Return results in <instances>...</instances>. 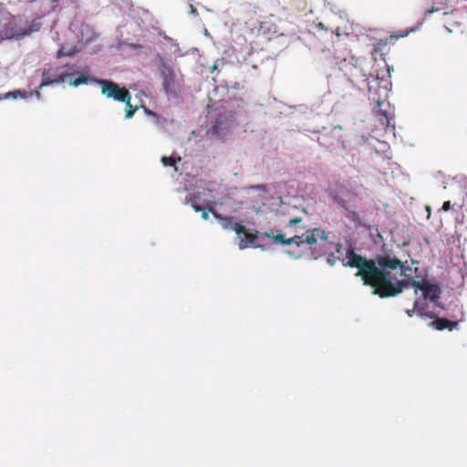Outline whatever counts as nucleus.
I'll return each instance as SVG.
<instances>
[{"label":"nucleus","instance_id":"1","mask_svg":"<svg viewBox=\"0 0 467 467\" xmlns=\"http://www.w3.org/2000/svg\"><path fill=\"white\" fill-rule=\"evenodd\" d=\"M342 264L345 267L357 268L358 271L355 275L361 277L363 285L371 286L372 294L379 297L387 289L394 272L404 275L407 271H411L410 266L405 265L396 256L378 254L375 259H368L356 254L351 245L347 248Z\"/></svg>","mask_w":467,"mask_h":467},{"label":"nucleus","instance_id":"2","mask_svg":"<svg viewBox=\"0 0 467 467\" xmlns=\"http://www.w3.org/2000/svg\"><path fill=\"white\" fill-rule=\"evenodd\" d=\"M399 275V273L394 272L390 283L388 285L385 292L380 295V298H389L400 295L405 288L413 287L414 295L418 296L421 292L422 299L437 304L441 298V287L439 282L435 279H429L427 276L417 275L419 278L414 279L410 275Z\"/></svg>","mask_w":467,"mask_h":467},{"label":"nucleus","instance_id":"3","mask_svg":"<svg viewBox=\"0 0 467 467\" xmlns=\"http://www.w3.org/2000/svg\"><path fill=\"white\" fill-rule=\"evenodd\" d=\"M0 16L5 21L0 28V42L2 40H20L38 32L42 27L41 17L28 19L25 15H12L5 11L0 3Z\"/></svg>","mask_w":467,"mask_h":467},{"label":"nucleus","instance_id":"4","mask_svg":"<svg viewBox=\"0 0 467 467\" xmlns=\"http://www.w3.org/2000/svg\"><path fill=\"white\" fill-rule=\"evenodd\" d=\"M155 64L160 72L161 90L165 97L168 100L179 99L184 87V79L181 70L175 69L171 63L160 53H157L155 57Z\"/></svg>","mask_w":467,"mask_h":467},{"label":"nucleus","instance_id":"5","mask_svg":"<svg viewBox=\"0 0 467 467\" xmlns=\"http://www.w3.org/2000/svg\"><path fill=\"white\" fill-rule=\"evenodd\" d=\"M391 81L385 80L384 85L379 86V98L375 99L376 110L379 115H381L385 119L388 126L391 125L390 122L393 119V114L388 111V109H385L384 106L386 104L385 99L388 98V95L391 89Z\"/></svg>","mask_w":467,"mask_h":467},{"label":"nucleus","instance_id":"6","mask_svg":"<svg viewBox=\"0 0 467 467\" xmlns=\"http://www.w3.org/2000/svg\"><path fill=\"white\" fill-rule=\"evenodd\" d=\"M130 100L131 98L130 93L125 88H121L119 87V102L125 103V119L132 118L135 111L140 108H141L145 115L150 117L151 119L158 114L157 112L150 109L149 108L143 105L133 107L130 104Z\"/></svg>","mask_w":467,"mask_h":467},{"label":"nucleus","instance_id":"7","mask_svg":"<svg viewBox=\"0 0 467 467\" xmlns=\"http://www.w3.org/2000/svg\"><path fill=\"white\" fill-rule=\"evenodd\" d=\"M232 124L233 121L228 113L220 112L216 115L214 120H213L210 131L213 135L221 138L227 134L232 128Z\"/></svg>","mask_w":467,"mask_h":467},{"label":"nucleus","instance_id":"8","mask_svg":"<svg viewBox=\"0 0 467 467\" xmlns=\"http://www.w3.org/2000/svg\"><path fill=\"white\" fill-rule=\"evenodd\" d=\"M213 216L218 221L223 230L234 231L239 238L245 233V227L242 223L234 222V217L223 216L217 212H213Z\"/></svg>","mask_w":467,"mask_h":467},{"label":"nucleus","instance_id":"9","mask_svg":"<svg viewBox=\"0 0 467 467\" xmlns=\"http://www.w3.org/2000/svg\"><path fill=\"white\" fill-rule=\"evenodd\" d=\"M72 76L71 74H57V69L54 68H48L44 70L42 73V82L39 85V89L43 88L44 87L52 85V84H58L63 83L67 78Z\"/></svg>","mask_w":467,"mask_h":467},{"label":"nucleus","instance_id":"10","mask_svg":"<svg viewBox=\"0 0 467 467\" xmlns=\"http://www.w3.org/2000/svg\"><path fill=\"white\" fill-rule=\"evenodd\" d=\"M305 244L313 245L317 243V240L327 241L328 234L322 228L317 227L307 230L304 234Z\"/></svg>","mask_w":467,"mask_h":467},{"label":"nucleus","instance_id":"11","mask_svg":"<svg viewBox=\"0 0 467 467\" xmlns=\"http://www.w3.org/2000/svg\"><path fill=\"white\" fill-rule=\"evenodd\" d=\"M449 0H433L432 6L425 12L424 18L419 23V26H420L424 20L431 14L449 8Z\"/></svg>","mask_w":467,"mask_h":467},{"label":"nucleus","instance_id":"12","mask_svg":"<svg viewBox=\"0 0 467 467\" xmlns=\"http://www.w3.org/2000/svg\"><path fill=\"white\" fill-rule=\"evenodd\" d=\"M347 218L354 223L357 229L364 227L370 232V235L373 234V232L371 231L372 226L364 223L358 213L348 210Z\"/></svg>","mask_w":467,"mask_h":467},{"label":"nucleus","instance_id":"13","mask_svg":"<svg viewBox=\"0 0 467 467\" xmlns=\"http://www.w3.org/2000/svg\"><path fill=\"white\" fill-rule=\"evenodd\" d=\"M97 84L102 87V93L109 98L117 99V84L108 80H98Z\"/></svg>","mask_w":467,"mask_h":467},{"label":"nucleus","instance_id":"14","mask_svg":"<svg viewBox=\"0 0 467 467\" xmlns=\"http://www.w3.org/2000/svg\"><path fill=\"white\" fill-rule=\"evenodd\" d=\"M97 79L92 78L88 73L87 72H81L78 78H76L73 81L70 82V84L74 87H78L80 85H87V84H97Z\"/></svg>","mask_w":467,"mask_h":467},{"label":"nucleus","instance_id":"15","mask_svg":"<svg viewBox=\"0 0 467 467\" xmlns=\"http://www.w3.org/2000/svg\"><path fill=\"white\" fill-rule=\"evenodd\" d=\"M150 122L159 131H167L168 125L171 123V121L159 114H157Z\"/></svg>","mask_w":467,"mask_h":467},{"label":"nucleus","instance_id":"16","mask_svg":"<svg viewBox=\"0 0 467 467\" xmlns=\"http://www.w3.org/2000/svg\"><path fill=\"white\" fill-rule=\"evenodd\" d=\"M431 319L432 321L429 324V327L436 330L442 331L448 327L449 319L447 317H439L434 314V318Z\"/></svg>","mask_w":467,"mask_h":467},{"label":"nucleus","instance_id":"17","mask_svg":"<svg viewBox=\"0 0 467 467\" xmlns=\"http://www.w3.org/2000/svg\"><path fill=\"white\" fill-rule=\"evenodd\" d=\"M414 302H419V309L417 310V314L420 317H426V318H434V313L426 311V308L428 307V304L426 301H421L420 298H416Z\"/></svg>","mask_w":467,"mask_h":467},{"label":"nucleus","instance_id":"18","mask_svg":"<svg viewBox=\"0 0 467 467\" xmlns=\"http://www.w3.org/2000/svg\"><path fill=\"white\" fill-rule=\"evenodd\" d=\"M159 35H160V36H163V38H164L168 43H170L171 46L175 47V50H174V52H173V53H174V55H175V57H183V56H184V54L181 52V48H180L179 43H178L176 40H174L172 37H171V36H167V35H166L164 32H162V31H160V32H159Z\"/></svg>","mask_w":467,"mask_h":467},{"label":"nucleus","instance_id":"19","mask_svg":"<svg viewBox=\"0 0 467 467\" xmlns=\"http://www.w3.org/2000/svg\"><path fill=\"white\" fill-rule=\"evenodd\" d=\"M182 203L183 204H186V205H191L192 208L196 212V213H199L203 206H201L200 204L197 203L196 202V198L194 196H192L191 193H187L185 198L183 199L182 201Z\"/></svg>","mask_w":467,"mask_h":467},{"label":"nucleus","instance_id":"20","mask_svg":"<svg viewBox=\"0 0 467 467\" xmlns=\"http://www.w3.org/2000/svg\"><path fill=\"white\" fill-rule=\"evenodd\" d=\"M257 240V237L254 235H247L244 238H240L239 249L244 250L248 248L249 245H253Z\"/></svg>","mask_w":467,"mask_h":467},{"label":"nucleus","instance_id":"21","mask_svg":"<svg viewBox=\"0 0 467 467\" xmlns=\"http://www.w3.org/2000/svg\"><path fill=\"white\" fill-rule=\"evenodd\" d=\"M304 234L302 235H294L293 237L286 238L285 245L295 244L297 247H300L305 244Z\"/></svg>","mask_w":467,"mask_h":467},{"label":"nucleus","instance_id":"22","mask_svg":"<svg viewBox=\"0 0 467 467\" xmlns=\"http://www.w3.org/2000/svg\"><path fill=\"white\" fill-rule=\"evenodd\" d=\"M213 212L214 211L213 210L211 205H205L199 213H202V219L207 221L209 219L210 213L213 214Z\"/></svg>","mask_w":467,"mask_h":467},{"label":"nucleus","instance_id":"23","mask_svg":"<svg viewBox=\"0 0 467 467\" xmlns=\"http://www.w3.org/2000/svg\"><path fill=\"white\" fill-rule=\"evenodd\" d=\"M273 241L275 244L285 245L286 238L282 232H279L275 236H273Z\"/></svg>","mask_w":467,"mask_h":467},{"label":"nucleus","instance_id":"24","mask_svg":"<svg viewBox=\"0 0 467 467\" xmlns=\"http://www.w3.org/2000/svg\"><path fill=\"white\" fill-rule=\"evenodd\" d=\"M161 161L165 167H172L175 164L174 160L171 157L167 156H162Z\"/></svg>","mask_w":467,"mask_h":467},{"label":"nucleus","instance_id":"25","mask_svg":"<svg viewBox=\"0 0 467 467\" xmlns=\"http://www.w3.org/2000/svg\"><path fill=\"white\" fill-rule=\"evenodd\" d=\"M419 306H420V303L419 302H414L413 303V307L411 309H406L405 310V313L409 316V317H413L415 314H417V310H420L419 309Z\"/></svg>","mask_w":467,"mask_h":467},{"label":"nucleus","instance_id":"26","mask_svg":"<svg viewBox=\"0 0 467 467\" xmlns=\"http://www.w3.org/2000/svg\"><path fill=\"white\" fill-rule=\"evenodd\" d=\"M337 261L342 262V258L340 256L335 257L333 254H330L327 257V263L332 266L335 265Z\"/></svg>","mask_w":467,"mask_h":467},{"label":"nucleus","instance_id":"27","mask_svg":"<svg viewBox=\"0 0 467 467\" xmlns=\"http://www.w3.org/2000/svg\"><path fill=\"white\" fill-rule=\"evenodd\" d=\"M310 254L312 255V258L314 260H317L319 257H321V253L317 251V249L316 247H312V245H310Z\"/></svg>","mask_w":467,"mask_h":467},{"label":"nucleus","instance_id":"28","mask_svg":"<svg viewBox=\"0 0 467 467\" xmlns=\"http://www.w3.org/2000/svg\"><path fill=\"white\" fill-rule=\"evenodd\" d=\"M458 328H459V322L452 321V320L449 319L448 327H446V329L451 331V330L458 329Z\"/></svg>","mask_w":467,"mask_h":467},{"label":"nucleus","instance_id":"29","mask_svg":"<svg viewBox=\"0 0 467 467\" xmlns=\"http://www.w3.org/2000/svg\"><path fill=\"white\" fill-rule=\"evenodd\" d=\"M334 201L338 203L341 207H343L347 212L348 209L347 202L342 198H335Z\"/></svg>","mask_w":467,"mask_h":467},{"label":"nucleus","instance_id":"30","mask_svg":"<svg viewBox=\"0 0 467 467\" xmlns=\"http://www.w3.org/2000/svg\"><path fill=\"white\" fill-rule=\"evenodd\" d=\"M302 222V218L301 217H295L293 219H291L288 223V225L293 227V226H296L297 225L298 223H300Z\"/></svg>","mask_w":467,"mask_h":467},{"label":"nucleus","instance_id":"31","mask_svg":"<svg viewBox=\"0 0 467 467\" xmlns=\"http://www.w3.org/2000/svg\"><path fill=\"white\" fill-rule=\"evenodd\" d=\"M285 254L287 255H289L291 258L295 259V260H299L301 258V254H296V253L292 252V251H285Z\"/></svg>","mask_w":467,"mask_h":467},{"label":"nucleus","instance_id":"32","mask_svg":"<svg viewBox=\"0 0 467 467\" xmlns=\"http://www.w3.org/2000/svg\"><path fill=\"white\" fill-rule=\"evenodd\" d=\"M346 250L347 249H345L341 244H339V243L336 244V253L339 254L338 256H340L343 254V252Z\"/></svg>","mask_w":467,"mask_h":467},{"label":"nucleus","instance_id":"33","mask_svg":"<svg viewBox=\"0 0 467 467\" xmlns=\"http://www.w3.org/2000/svg\"><path fill=\"white\" fill-rule=\"evenodd\" d=\"M371 231L373 232V234L371 236L376 235L379 239H380V241H383V236L379 232L378 227H372Z\"/></svg>","mask_w":467,"mask_h":467},{"label":"nucleus","instance_id":"34","mask_svg":"<svg viewBox=\"0 0 467 467\" xmlns=\"http://www.w3.org/2000/svg\"><path fill=\"white\" fill-rule=\"evenodd\" d=\"M252 189L256 190V191H261V192H266L265 186L263 184H257V185L252 186Z\"/></svg>","mask_w":467,"mask_h":467},{"label":"nucleus","instance_id":"35","mask_svg":"<svg viewBox=\"0 0 467 467\" xmlns=\"http://www.w3.org/2000/svg\"><path fill=\"white\" fill-rule=\"evenodd\" d=\"M441 209L445 212H448L451 209V202L450 201L444 202L442 204Z\"/></svg>","mask_w":467,"mask_h":467},{"label":"nucleus","instance_id":"36","mask_svg":"<svg viewBox=\"0 0 467 467\" xmlns=\"http://www.w3.org/2000/svg\"><path fill=\"white\" fill-rule=\"evenodd\" d=\"M189 7H190V14L194 16H197L198 12H197L196 8L192 5H190Z\"/></svg>","mask_w":467,"mask_h":467},{"label":"nucleus","instance_id":"37","mask_svg":"<svg viewBox=\"0 0 467 467\" xmlns=\"http://www.w3.org/2000/svg\"><path fill=\"white\" fill-rule=\"evenodd\" d=\"M13 95H14L15 98L16 97V95H19L22 98H26V93L25 91L24 92L19 91V90L14 91Z\"/></svg>","mask_w":467,"mask_h":467},{"label":"nucleus","instance_id":"38","mask_svg":"<svg viewBox=\"0 0 467 467\" xmlns=\"http://www.w3.org/2000/svg\"><path fill=\"white\" fill-rule=\"evenodd\" d=\"M417 29H418V27H416V28H411V29H410V30H407V31H405V32L401 33L400 36H402V37L407 36L410 33L414 32V31H416Z\"/></svg>","mask_w":467,"mask_h":467},{"label":"nucleus","instance_id":"39","mask_svg":"<svg viewBox=\"0 0 467 467\" xmlns=\"http://www.w3.org/2000/svg\"><path fill=\"white\" fill-rule=\"evenodd\" d=\"M387 71H388V74H389V78H390V74H391V72L394 71V67L392 66L387 65Z\"/></svg>","mask_w":467,"mask_h":467},{"label":"nucleus","instance_id":"40","mask_svg":"<svg viewBox=\"0 0 467 467\" xmlns=\"http://www.w3.org/2000/svg\"><path fill=\"white\" fill-rule=\"evenodd\" d=\"M263 235L267 237V238H271V239H273V236H274L272 232H265L263 234Z\"/></svg>","mask_w":467,"mask_h":467},{"label":"nucleus","instance_id":"41","mask_svg":"<svg viewBox=\"0 0 467 467\" xmlns=\"http://www.w3.org/2000/svg\"><path fill=\"white\" fill-rule=\"evenodd\" d=\"M360 140L364 143L368 142V138L365 135L360 136Z\"/></svg>","mask_w":467,"mask_h":467},{"label":"nucleus","instance_id":"42","mask_svg":"<svg viewBox=\"0 0 467 467\" xmlns=\"http://www.w3.org/2000/svg\"><path fill=\"white\" fill-rule=\"evenodd\" d=\"M204 36H205L206 37H208V38H211V37H212V36H211V35H210V33H209V31H208L207 29H204Z\"/></svg>","mask_w":467,"mask_h":467},{"label":"nucleus","instance_id":"43","mask_svg":"<svg viewBox=\"0 0 467 467\" xmlns=\"http://www.w3.org/2000/svg\"><path fill=\"white\" fill-rule=\"evenodd\" d=\"M36 97L37 99H40L41 94H40V91H39V90H36Z\"/></svg>","mask_w":467,"mask_h":467},{"label":"nucleus","instance_id":"44","mask_svg":"<svg viewBox=\"0 0 467 467\" xmlns=\"http://www.w3.org/2000/svg\"><path fill=\"white\" fill-rule=\"evenodd\" d=\"M436 306L443 308V306L438 301L437 304H434Z\"/></svg>","mask_w":467,"mask_h":467},{"label":"nucleus","instance_id":"45","mask_svg":"<svg viewBox=\"0 0 467 467\" xmlns=\"http://www.w3.org/2000/svg\"><path fill=\"white\" fill-rule=\"evenodd\" d=\"M216 67H217V66H216V64H214L213 68H212V71L213 72L216 69Z\"/></svg>","mask_w":467,"mask_h":467},{"label":"nucleus","instance_id":"46","mask_svg":"<svg viewBox=\"0 0 467 467\" xmlns=\"http://www.w3.org/2000/svg\"><path fill=\"white\" fill-rule=\"evenodd\" d=\"M255 248L258 247V248H261L262 250H265V247L263 245H258V246H254Z\"/></svg>","mask_w":467,"mask_h":467},{"label":"nucleus","instance_id":"47","mask_svg":"<svg viewBox=\"0 0 467 467\" xmlns=\"http://www.w3.org/2000/svg\"><path fill=\"white\" fill-rule=\"evenodd\" d=\"M49 1H50V2H52V3H57V2H58L59 0H49Z\"/></svg>","mask_w":467,"mask_h":467},{"label":"nucleus","instance_id":"48","mask_svg":"<svg viewBox=\"0 0 467 467\" xmlns=\"http://www.w3.org/2000/svg\"><path fill=\"white\" fill-rule=\"evenodd\" d=\"M118 45H119V47H120V46L122 45V44L120 43V41H119V42H118Z\"/></svg>","mask_w":467,"mask_h":467},{"label":"nucleus","instance_id":"49","mask_svg":"<svg viewBox=\"0 0 467 467\" xmlns=\"http://www.w3.org/2000/svg\"><path fill=\"white\" fill-rule=\"evenodd\" d=\"M411 263H412V264H417L418 262H417V261H414V260H411Z\"/></svg>","mask_w":467,"mask_h":467},{"label":"nucleus","instance_id":"50","mask_svg":"<svg viewBox=\"0 0 467 467\" xmlns=\"http://www.w3.org/2000/svg\"><path fill=\"white\" fill-rule=\"evenodd\" d=\"M318 26H319V27H323V24H321V23H320V24H318Z\"/></svg>","mask_w":467,"mask_h":467}]
</instances>
